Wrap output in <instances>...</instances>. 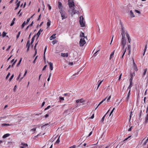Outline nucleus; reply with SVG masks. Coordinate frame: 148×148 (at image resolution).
<instances>
[{
  "instance_id": "obj_1",
  "label": "nucleus",
  "mask_w": 148,
  "mask_h": 148,
  "mask_svg": "<svg viewBox=\"0 0 148 148\" xmlns=\"http://www.w3.org/2000/svg\"><path fill=\"white\" fill-rule=\"evenodd\" d=\"M68 5L70 9H72L73 8H75V5L73 0H68Z\"/></svg>"
},
{
  "instance_id": "obj_2",
  "label": "nucleus",
  "mask_w": 148,
  "mask_h": 148,
  "mask_svg": "<svg viewBox=\"0 0 148 148\" xmlns=\"http://www.w3.org/2000/svg\"><path fill=\"white\" fill-rule=\"evenodd\" d=\"M59 12L61 14L62 20H63L64 19L67 18V16H66V12L63 9L60 10Z\"/></svg>"
},
{
  "instance_id": "obj_3",
  "label": "nucleus",
  "mask_w": 148,
  "mask_h": 148,
  "mask_svg": "<svg viewBox=\"0 0 148 148\" xmlns=\"http://www.w3.org/2000/svg\"><path fill=\"white\" fill-rule=\"evenodd\" d=\"M84 38H82L80 39L79 41V45L81 47L83 46L86 43L85 40L84 39Z\"/></svg>"
},
{
  "instance_id": "obj_4",
  "label": "nucleus",
  "mask_w": 148,
  "mask_h": 148,
  "mask_svg": "<svg viewBox=\"0 0 148 148\" xmlns=\"http://www.w3.org/2000/svg\"><path fill=\"white\" fill-rule=\"evenodd\" d=\"M58 6L60 10L63 9V7L61 2L59 1L58 3Z\"/></svg>"
},
{
  "instance_id": "obj_5",
  "label": "nucleus",
  "mask_w": 148,
  "mask_h": 148,
  "mask_svg": "<svg viewBox=\"0 0 148 148\" xmlns=\"http://www.w3.org/2000/svg\"><path fill=\"white\" fill-rule=\"evenodd\" d=\"M20 148H29L28 145L25 143H21V146Z\"/></svg>"
},
{
  "instance_id": "obj_6",
  "label": "nucleus",
  "mask_w": 148,
  "mask_h": 148,
  "mask_svg": "<svg viewBox=\"0 0 148 148\" xmlns=\"http://www.w3.org/2000/svg\"><path fill=\"white\" fill-rule=\"evenodd\" d=\"M121 26V31H122V32L121 33V35H122V37H125V32L124 29V27H123L122 25Z\"/></svg>"
},
{
  "instance_id": "obj_7",
  "label": "nucleus",
  "mask_w": 148,
  "mask_h": 148,
  "mask_svg": "<svg viewBox=\"0 0 148 148\" xmlns=\"http://www.w3.org/2000/svg\"><path fill=\"white\" fill-rule=\"evenodd\" d=\"M126 44V39H125V37L123 38L122 37L121 41V44Z\"/></svg>"
},
{
  "instance_id": "obj_8",
  "label": "nucleus",
  "mask_w": 148,
  "mask_h": 148,
  "mask_svg": "<svg viewBox=\"0 0 148 148\" xmlns=\"http://www.w3.org/2000/svg\"><path fill=\"white\" fill-rule=\"evenodd\" d=\"M125 34L126 35L127 38L128 40V42H129V43H130V41H131V39L130 38V36H129V34H128V33H127V32H126L125 33Z\"/></svg>"
},
{
  "instance_id": "obj_9",
  "label": "nucleus",
  "mask_w": 148,
  "mask_h": 148,
  "mask_svg": "<svg viewBox=\"0 0 148 148\" xmlns=\"http://www.w3.org/2000/svg\"><path fill=\"white\" fill-rule=\"evenodd\" d=\"M148 44V39L147 40V41L146 42V45H145V48L144 49V53H143V56H144L145 54V52L146 51V49H147V44Z\"/></svg>"
},
{
  "instance_id": "obj_10",
  "label": "nucleus",
  "mask_w": 148,
  "mask_h": 148,
  "mask_svg": "<svg viewBox=\"0 0 148 148\" xmlns=\"http://www.w3.org/2000/svg\"><path fill=\"white\" fill-rule=\"evenodd\" d=\"M43 31L42 29H40L38 32V33H37L36 35H37V38H38L39 37L40 35V32H42Z\"/></svg>"
},
{
  "instance_id": "obj_11",
  "label": "nucleus",
  "mask_w": 148,
  "mask_h": 148,
  "mask_svg": "<svg viewBox=\"0 0 148 148\" xmlns=\"http://www.w3.org/2000/svg\"><path fill=\"white\" fill-rule=\"evenodd\" d=\"M29 41L28 40L27 41V43L26 44V46L27 47V51H28L29 50V47H30V43H29Z\"/></svg>"
},
{
  "instance_id": "obj_12",
  "label": "nucleus",
  "mask_w": 148,
  "mask_h": 148,
  "mask_svg": "<svg viewBox=\"0 0 148 148\" xmlns=\"http://www.w3.org/2000/svg\"><path fill=\"white\" fill-rule=\"evenodd\" d=\"M127 50L129 51L128 54H130L131 53V45L130 44L128 45Z\"/></svg>"
},
{
  "instance_id": "obj_13",
  "label": "nucleus",
  "mask_w": 148,
  "mask_h": 148,
  "mask_svg": "<svg viewBox=\"0 0 148 148\" xmlns=\"http://www.w3.org/2000/svg\"><path fill=\"white\" fill-rule=\"evenodd\" d=\"M68 56V53H61V56L63 57H67Z\"/></svg>"
},
{
  "instance_id": "obj_14",
  "label": "nucleus",
  "mask_w": 148,
  "mask_h": 148,
  "mask_svg": "<svg viewBox=\"0 0 148 148\" xmlns=\"http://www.w3.org/2000/svg\"><path fill=\"white\" fill-rule=\"evenodd\" d=\"M81 37H84V38L86 39L87 40V38L86 36H84V33L82 32H81V34L80 35Z\"/></svg>"
},
{
  "instance_id": "obj_15",
  "label": "nucleus",
  "mask_w": 148,
  "mask_h": 148,
  "mask_svg": "<svg viewBox=\"0 0 148 148\" xmlns=\"http://www.w3.org/2000/svg\"><path fill=\"white\" fill-rule=\"evenodd\" d=\"M71 9L72 10V15L75 14L76 13V11L75 10V8H73L72 9Z\"/></svg>"
},
{
  "instance_id": "obj_16",
  "label": "nucleus",
  "mask_w": 148,
  "mask_h": 148,
  "mask_svg": "<svg viewBox=\"0 0 148 148\" xmlns=\"http://www.w3.org/2000/svg\"><path fill=\"white\" fill-rule=\"evenodd\" d=\"M109 111V110H108V112H107V113L106 114L104 115V116H103V117L102 118L101 121V123H103L104 121V119H105V116H106V114H107V113H108V112Z\"/></svg>"
},
{
  "instance_id": "obj_17",
  "label": "nucleus",
  "mask_w": 148,
  "mask_h": 148,
  "mask_svg": "<svg viewBox=\"0 0 148 148\" xmlns=\"http://www.w3.org/2000/svg\"><path fill=\"white\" fill-rule=\"evenodd\" d=\"M56 34H53L51 37H50V40H52L53 39L56 38Z\"/></svg>"
},
{
  "instance_id": "obj_18",
  "label": "nucleus",
  "mask_w": 148,
  "mask_h": 148,
  "mask_svg": "<svg viewBox=\"0 0 148 148\" xmlns=\"http://www.w3.org/2000/svg\"><path fill=\"white\" fill-rule=\"evenodd\" d=\"M85 22H81V23H79V24L80 25V26L82 27H85Z\"/></svg>"
},
{
  "instance_id": "obj_19",
  "label": "nucleus",
  "mask_w": 148,
  "mask_h": 148,
  "mask_svg": "<svg viewBox=\"0 0 148 148\" xmlns=\"http://www.w3.org/2000/svg\"><path fill=\"white\" fill-rule=\"evenodd\" d=\"M13 143H14L12 142H8V143L7 144V145H8V147H10L11 146H12Z\"/></svg>"
},
{
  "instance_id": "obj_20",
  "label": "nucleus",
  "mask_w": 148,
  "mask_h": 148,
  "mask_svg": "<svg viewBox=\"0 0 148 148\" xmlns=\"http://www.w3.org/2000/svg\"><path fill=\"white\" fill-rule=\"evenodd\" d=\"M49 65L51 70V71L52 70H53V64L51 62H49Z\"/></svg>"
},
{
  "instance_id": "obj_21",
  "label": "nucleus",
  "mask_w": 148,
  "mask_h": 148,
  "mask_svg": "<svg viewBox=\"0 0 148 148\" xmlns=\"http://www.w3.org/2000/svg\"><path fill=\"white\" fill-rule=\"evenodd\" d=\"M84 21V18L82 16H81L79 17V22H83Z\"/></svg>"
},
{
  "instance_id": "obj_22",
  "label": "nucleus",
  "mask_w": 148,
  "mask_h": 148,
  "mask_svg": "<svg viewBox=\"0 0 148 148\" xmlns=\"http://www.w3.org/2000/svg\"><path fill=\"white\" fill-rule=\"evenodd\" d=\"M115 50H114L111 53V54L110 55V59L111 60L112 57H113V55L114 54V52Z\"/></svg>"
},
{
  "instance_id": "obj_23",
  "label": "nucleus",
  "mask_w": 148,
  "mask_h": 148,
  "mask_svg": "<svg viewBox=\"0 0 148 148\" xmlns=\"http://www.w3.org/2000/svg\"><path fill=\"white\" fill-rule=\"evenodd\" d=\"M130 15L132 17H134L135 16L132 10H131L130 12Z\"/></svg>"
},
{
  "instance_id": "obj_24",
  "label": "nucleus",
  "mask_w": 148,
  "mask_h": 148,
  "mask_svg": "<svg viewBox=\"0 0 148 148\" xmlns=\"http://www.w3.org/2000/svg\"><path fill=\"white\" fill-rule=\"evenodd\" d=\"M10 134H4L2 137L3 138H5L8 136H9Z\"/></svg>"
},
{
  "instance_id": "obj_25",
  "label": "nucleus",
  "mask_w": 148,
  "mask_h": 148,
  "mask_svg": "<svg viewBox=\"0 0 148 148\" xmlns=\"http://www.w3.org/2000/svg\"><path fill=\"white\" fill-rule=\"evenodd\" d=\"M147 69H144V72L143 73V74L142 75V76L143 77H144L145 75V74L146 73L147 71Z\"/></svg>"
},
{
  "instance_id": "obj_26",
  "label": "nucleus",
  "mask_w": 148,
  "mask_h": 148,
  "mask_svg": "<svg viewBox=\"0 0 148 148\" xmlns=\"http://www.w3.org/2000/svg\"><path fill=\"white\" fill-rule=\"evenodd\" d=\"M33 23H34V22H33V21L29 25L27 26V27H26V29H25V30H26V31L27 30V29H28V28H29V27L32 26L33 25Z\"/></svg>"
},
{
  "instance_id": "obj_27",
  "label": "nucleus",
  "mask_w": 148,
  "mask_h": 148,
  "mask_svg": "<svg viewBox=\"0 0 148 148\" xmlns=\"http://www.w3.org/2000/svg\"><path fill=\"white\" fill-rule=\"evenodd\" d=\"M20 3V1L16 4V5H17L16 7V8H15V9H14L15 10H16L18 8L19 6Z\"/></svg>"
},
{
  "instance_id": "obj_28",
  "label": "nucleus",
  "mask_w": 148,
  "mask_h": 148,
  "mask_svg": "<svg viewBox=\"0 0 148 148\" xmlns=\"http://www.w3.org/2000/svg\"><path fill=\"white\" fill-rule=\"evenodd\" d=\"M36 45H35L34 47V50H35V53H34V56H35L37 54V49L36 48Z\"/></svg>"
},
{
  "instance_id": "obj_29",
  "label": "nucleus",
  "mask_w": 148,
  "mask_h": 148,
  "mask_svg": "<svg viewBox=\"0 0 148 148\" xmlns=\"http://www.w3.org/2000/svg\"><path fill=\"white\" fill-rule=\"evenodd\" d=\"M51 21L50 20H48V22L47 23V25L48 27H49L50 25Z\"/></svg>"
},
{
  "instance_id": "obj_30",
  "label": "nucleus",
  "mask_w": 148,
  "mask_h": 148,
  "mask_svg": "<svg viewBox=\"0 0 148 148\" xmlns=\"http://www.w3.org/2000/svg\"><path fill=\"white\" fill-rule=\"evenodd\" d=\"M34 38H32V41H31V42L30 43V45H31V47H32L33 46V43L34 42Z\"/></svg>"
},
{
  "instance_id": "obj_31",
  "label": "nucleus",
  "mask_w": 148,
  "mask_h": 148,
  "mask_svg": "<svg viewBox=\"0 0 148 148\" xmlns=\"http://www.w3.org/2000/svg\"><path fill=\"white\" fill-rule=\"evenodd\" d=\"M27 24H26V23L25 22V21L21 25V28H23L25 26L27 25Z\"/></svg>"
},
{
  "instance_id": "obj_32",
  "label": "nucleus",
  "mask_w": 148,
  "mask_h": 148,
  "mask_svg": "<svg viewBox=\"0 0 148 148\" xmlns=\"http://www.w3.org/2000/svg\"><path fill=\"white\" fill-rule=\"evenodd\" d=\"M100 50V48H99L98 49V50H96V51L95 52V53H94L93 54V56H96V53L98 52Z\"/></svg>"
},
{
  "instance_id": "obj_33",
  "label": "nucleus",
  "mask_w": 148,
  "mask_h": 148,
  "mask_svg": "<svg viewBox=\"0 0 148 148\" xmlns=\"http://www.w3.org/2000/svg\"><path fill=\"white\" fill-rule=\"evenodd\" d=\"M145 121L146 123L148 121V112L145 118Z\"/></svg>"
},
{
  "instance_id": "obj_34",
  "label": "nucleus",
  "mask_w": 148,
  "mask_h": 148,
  "mask_svg": "<svg viewBox=\"0 0 148 148\" xmlns=\"http://www.w3.org/2000/svg\"><path fill=\"white\" fill-rule=\"evenodd\" d=\"M15 115H9L7 116V117L8 118L10 119L11 118H14L15 116Z\"/></svg>"
},
{
  "instance_id": "obj_35",
  "label": "nucleus",
  "mask_w": 148,
  "mask_h": 148,
  "mask_svg": "<svg viewBox=\"0 0 148 148\" xmlns=\"http://www.w3.org/2000/svg\"><path fill=\"white\" fill-rule=\"evenodd\" d=\"M107 97H106L103 100L101 101L99 104L98 105L99 106L106 99Z\"/></svg>"
},
{
  "instance_id": "obj_36",
  "label": "nucleus",
  "mask_w": 148,
  "mask_h": 148,
  "mask_svg": "<svg viewBox=\"0 0 148 148\" xmlns=\"http://www.w3.org/2000/svg\"><path fill=\"white\" fill-rule=\"evenodd\" d=\"M107 97H106L103 100L101 101L99 104L98 105L99 106L106 99Z\"/></svg>"
},
{
  "instance_id": "obj_37",
  "label": "nucleus",
  "mask_w": 148,
  "mask_h": 148,
  "mask_svg": "<svg viewBox=\"0 0 148 148\" xmlns=\"http://www.w3.org/2000/svg\"><path fill=\"white\" fill-rule=\"evenodd\" d=\"M36 128H33L30 130V131L32 132V134L34 133V132L36 131Z\"/></svg>"
},
{
  "instance_id": "obj_38",
  "label": "nucleus",
  "mask_w": 148,
  "mask_h": 148,
  "mask_svg": "<svg viewBox=\"0 0 148 148\" xmlns=\"http://www.w3.org/2000/svg\"><path fill=\"white\" fill-rule=\"evenodd\" d=\"M47 46H46L45 49V50H44V59H45V52H46V49H47Z\"/></svg>"
},
{
  "instance_id": "obj_39",
  "label": "nucleus",
  "mask_w": 148,
  "mask_h": 148,
  "mask_svg": "<svg viewBox=\"0 0 148 148\" xmlns=\"http://www.w3.org/2000/svg\"><path fill=\"white\" fill-rule=\"evenodd\" d=\"M125 45H126L125 44H121L122 47V51H123V49H124Z\"/></svg>"
},
{
  "instance_id": "obj_40",
  "label": "nucleus",
  "mask_w": 148,
  "mask_h": 148,
  "mask_svg": "<svg viewBox=\"0 0 148 148\" xmlns=\"http://www.w3.org/2000/svg\"><path fill=\"white\" fill-rule=\"evenodd\" d=\"M7 34V33H6L5 32H3L2 33V36H3V37H4L6 36Z\"/></svg>"
},
{
  "instance_id": "obj_41",
  "label": "nucleus",
  "mask_w": 148,
  "mask_h": 148,
  "mask_svg": "<svg viewBox=\"0 0 148 148\" xmlns=\"http://www.w3.org/2000/svg\"><path fill=\"white\" fill-rule=\"evenodd\" d=\"M22 58H21L20 59V60H19V61L18 63L16 65V66H18L20 64V63H21V61H22Z\"/></svg>"
},
{
  "instance_id": "obj_42",
  "label": "nucleus",
  "mask_w": 148,
  "mask_h": 148,
  "mask_svg": "<svg viewBox=\"0 0 148 148\" xmlns=\"http://www.w3.org/2000/svg\"><path fill=\"white\" fill-rule=\"evenodd\" d=\"M148 140V138L144 142L143 144V145H145L146 144V143L147 142Z\"/></svg>"
},
{
  "instance_id": "obj_43",
  "label": "nucleus",
  "mask_w": 148,
  "mask_h": 148,
  "mask_svg": "<svg viewBox=\"0 0 148 148\" xmlns=\"http://www.w3.org/2000/svg\"><path fill=\"white\" fill-rule=\"evenodd\" d=\"M80 102V103H83L84 102H85L84 100V99H79Z\"/></svg>"
},
{
  "instance_id": "obj_44",
  "label": "nucleus",
  "mask_w": 148,
  "mask_h": 148,
  "mask_svg": "<svg viewBox=\"0 0 148 148\" xmlns=\"http://www.w3.org/2000/svg\"><path fill=\"white\" fill-rule=\"evenodd\" d=\"M10 75V73H8L7 75V76H6V79H8V78L9 76Z\"/></svg>"
},
{
  "instance_id": "obj_45",
  "label": "nucleus",
  "mask_w": 148,
  "mask_h": 148,
  "mask_svg": "<svg viewBox=\"0 0 148 148\" xmlns=\"http://www.w3.org/2000/svg\"><path fill=\"white\" fill-rule=\"evenodd\" d=\"M14 76V75L13 74L11 76L9 80L10 81H11V80L12 79V78H13Z\"/></svg>"
},
{
  "instance_id": "obj_46",
  "label": "nucleus",
  "mask_w": 148,
  "mask_h": 148,
  "mask_svg": "<svg viewBox=\"0 0 148 148\" xmlns=\"http://www.w3.org/2000/svg\"><path fill=\"white\" fill-rule=\"evenodd\" d=\"M57 42V41L56 40H55L52 42V43L53 45L56 43Z\"/></svg>"
},
{
  "instance_id": "obj_47",
  "label": "nucleus",
  "mask_w": 148,
  "mask_h": 148,
  "mask_svg": "<svg viewBox=\"0 0 148 148\" xmlns=\"http://www.w3.org/2000/svg\"><path fill=\"white\" fill-rule=\"evenodd\" d=\"M60 136L58 137V138L57 139V140H56V143H59L60 142Z\"/></svg>"
},
{
  "instance_id": "obj_48",
  "label": "nucleus",
  "mask_w": 148,
  "mask_h": 148,
  "mask_svg": "<svg viewBox=\"0 0 148 148\" xmlns=\"http://www.w3.org/2000/svg\"><path fill=\"white\" fill-rule=\"evenodd\" d=\"M51 73H50L49 74V77H48V78L47 79L48 81L49 82V81L50 79V77H51Z\"/></svg>"
},
{
  "instance_id": "obj_49",
  "label": "nucleus",
  "mask_w": 148,
  "mask_h": 148,
  "mask_svg": "<svg viewBox=\"0 0 148 148\" xmlns=\"http://www.w3.org/2000/svg\"><path fill=\"white\" fill-rule=\"evenodd\" d=\"M1 125H2V126H5L10 125L9 124H6V123H5V124H2Z\"/></svg>"
},
{
  "instance_id": "obj_50",
  "label": "nucleus",
  "mask_w": 148,
  "mask_h": 148,
  "mask_svg": "<svg viewBox=\"0 0 148 148\" xmlns=\"http://www.w3.org/2000/svg\"><path fill=\"white\" fill-rule=\"evenodd\" d=\"M134 76V73H131L130 74L131 77H133V76Z\"/></svg>"
},
{
  "instance_id": "obj_51",
  "label": "nucleus",
  "mask_w": 148,
  "mask_h": 148,
  "mask_svg": "<svg viewBox=\"0 0 148 148\" xmlns=\"http://www.w3.org/2000/svg\"><path fill=\"white\" fill-rule=\"evenodd\" d=\"M115 109V108H113L112 110V111H111V112H110V115H109V116H110V115H111V114H112V112H113L114 110Z\"/></svg>"
},
{
  "instance_id": "obj_52",
  "label": "nucleus",
  "mask_w": 148,
  "mask_h": 148,
  "mask_svg": "<svg viewBox=\"0 0 148 148\" xmlns=\"http://www.w3.org/2000/svg\"><path fill=\"white\" fill-rule=\"evenodd\" d=\"M79 71H78V72H77V73H75V74H74L73 75V76H74V77H75V75H78V74H79Z\"/></svg>"
},
{
  "instance_id": "obj_53",
  "label": "nucleus",
  "mask_w": 148,
  "mask_h": 148,
  "mask_svg": "<svg viewBox=\"0 0 148 148\" xmlns=\"http://www.w3.org/2000/svg\"><path fill=\"white\" fill-rule=\"evenodd\" d=\"M30 18H28L27 19V22H26V24H27L29 22L30 20Z\"/></svg>"
},
{
  "instance_id": "obj_54",
  "label": "nucleus",
  "mask_w": 148,
  "mask_h": 148,
  "mask_svg": "<svg viewBox=\"0 0 148 148\" xmlns=\"http://www.w3.org/2000/svg\"><path fill=\"white\" fill-rule=\"evenodd\" d=\"M11 46V45H10L8 46V48L6 50V51H8L10 49V48Z\"/></svg>"
},
{
  "instance_id": "obj_55",
  "label": "nucleus",
  "mask_w": 148,
  "mask_h": 148,
  "mask_svg": "<svg viewBox=\"0 0 148 148\" xmlns=\"http://www.w3.org/2000/svg\"><path fill=\"white\" fill-rule=\"evenodd\" d=\"M41 14H40L38 16V17L37 19V21H39L40 20L41 18Z\"/></svg>"
},
{
  "instance_id": "obj_56",
  "label": "nucleus",
  "mask_w": 148,
  "mask_h": 148,
  "mask_svg": "<svg viewBox=\"0 0 148 148\" xmlns=\"http://www.w3.org/2000/svg\"><path fill=\"white\" fill-rule=\"evenodd\" d=\"M42 5L43 6L44 8L43 10H44L45 8V6L44 4V2L43 1H42Z\"/></svg>"
},
{
  "instance_id": "obj_57",
  "label": "nucleus",
  "mask_w": 148,
  "mask_h": 148,
  "mask_svg": "<svg viewBox=\"0 0 148 148\" xmlns=\"http://www.w3.org/2000/svg\"><path fill=\"white\" fill-rule=\"evenodd\" d=\"M50 107V106H48L47 108H45V110H47V109H49Z\"/></svg>"
},
{
  "instance_id": "obj_58",
  "label": "nucleus",
  "mask_w": 148,
  "mask_h": 148,
  "mask_svg": "<svg viewBox=\"0 0 148 148\" xmlns=\"http://www.w3.org/2000/svg\"><path fill=\"white\" fill-rule=\"evenodd\" d=\"M47 6L48 7L49 10H51V6L49 4H47Z\"/></svg>"
},
{
  "instance_id": "obj_59",
  "label": "nucleus",
  "mask_w": 148,
  "mask_h": 148,
  "mask_svg": "<svg viewBox=\"0 0 148 148\" xmlns=\"http://www.w3.org/2000/svg\"><path fill=\"white\" fill-rule=\"evenodd\" d=\"M127 49V47H126L125 49H123L122 51V52H124L125 53Z\"/></svg>"
},
{
  "instance_id": "obj_60",
  "label": "nucleus",
  "mask_w": 148,
  "mask_h": 148,
  "mask_svg": "<svg viewBox=\"0 0 148 148\" xmlns=\"http://www.w3.org/2000/svg\"><path fill=\"white\" fill-rule=\"evenodd\" d=\"M14 22L13 21H12V23H11L10 26H12L14 24Z\"/></svg>"
},
{
  "instance_id": "obj_61",
  "label": "nucleus",
  "mask_w": 148,
  "mask_h": 148,
  "mask_svg": "<svg viewBox=\"0 0 148 148\" xmlns=\"http://www.w3.org/2000/svg\"><path fill=\"white\" fill-rule=\"evenodd\" d=\"M37 57H38V56H37L35 57V59H34V61H33V63H35V61H36V59H37Z\"/></svg>"
},
{
  "instance_id": "obj_62",
  "label": "nucleus",
  "mask_w": 148,
  "mask_h": 148,
  "mask_svg": "<svg viewBox=\"0 0 148 148\" xmlns=\"http://www.w3.org/2000/svg\"><path fill=\"white\" fill-rule=\"evenodd\" d=\"M47 66V65H45L43 67V69H42V71H44L46 69V68Z\"/></svg>"
},
{
  "instance_id": "obj_63",
  "label": "nucleus",
  "mask_w": 148,
  "mask_h": 148,
  "mask_svg": "<svg viewBox=\"0 0 148 148\" xmlns=\"http://www.w3.org/2000/svg\"><path fill=\"white\" fill-rule=\"evenodd\" d=\"M59 99L60 100H64V98L63 97H59Z\"/></svg>"
},
{
  "instance_id": "obj_64",
  "label": "nucleus",
  "mask_w": 148,
  "mask_h": 148,
  "mask_svg": "<svg viewBox=\"0 0 148 148\" xmlns=\"http://www.w3.org/2000/svg\"><path fill=\"white\" fill-rule=\"evenodd\" d=\"M135 11L137 13H139H139H140V12L139 11H138V10H135Z\"/></svg>"
}]
</instances>
